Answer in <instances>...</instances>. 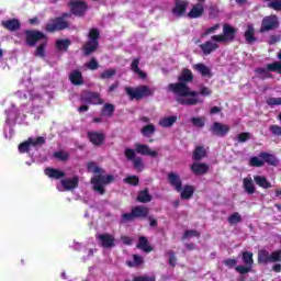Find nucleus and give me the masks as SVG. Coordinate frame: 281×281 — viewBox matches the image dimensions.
I'll list each match as a JSON object with an SVG mask.
<instances>
[{
  "label": "nucleus",
  "mask_w": 281,
  "mask_h": 281,
  "mask_svg": "<svg viewBox=\"0 0 281 281\" xmlns=\"http://www.w3.org/2000/svg\"><path fill=\"white\" fill-rule=\"evenodd\" d=\"M192 71L184 69L178 78L179 81L168 86L169 91L176 95V100L179 104H186L188 106L203 104L204 100L201 98V94L196 91H192L188 87V82H192Z\"/></svg>",
  "instance_id": "nucleus-1"
},
{
  "label": "nucleus",
  "mask_w": 281,
  "mask_h": 281,
  "mask_svg": "<svg viewBox=\"0 0 281 281\" xmlns=\"http://www.w3.org/2000/svg\"><path fill=\"white\" fill-rule=\"evenodd\" d=\"M235 34L236 31L234 30V27L225 24L223 29V34L212 36L211 40L200 45V49L205 56H210L212 52H216V49H218V43H229V41H234Z\"/></svg>",
  "instance_id": "nucleus-2"
},
{
  "label": "nucleus",
  "mask_w": 281,
  "mask_h": 281,
  "mask_svg": "<svg viewBox=\"0 0 281 281\" xmlns=\"http://www.w3.org/2000/svg\"><path fill=\"white\" fill-rule=\"evenodd\" d=\"M87 168H88V172H92L93 175H97L91 180L93 190H95V192H99V194H103L104 187L109 183H113V180H114L113 176L111 175L104 176V170L98 167L95 162H88Z\"/></svg>",
  "instance_id": "nucleus-3"
},
{
  "label": "nucleus",
  "mask_w": 281,
  "mask_h": 281,
  "mask_svg": "<svg viewBox=\"0 0 281 281\" xmlns=\"http://www.w3.org/2000/svg\"><path fill=\"white\" fill-rule=\"evenodd\" d=\"M26 90H19L15 95L20 98L21 100H27L29 95V106L32 108L31 113L36 115V113H43V110L41 106H43V97L38 94L37 90H32V82L26 81Z\"/></svg>",
  "instance_id": "nucleus-4"
},
{
  "label": "nucleus",
  "mask_w": 281,
  "mask_h": 281,
  "mask_svg": "<svg viewBox=\"0 0 281 281\" xmlns=\"http://www.w3.org/2000/svg\"><path fill=\"white\" fill-rule=\"evenodd\" d=\"M25 36L26 44L30 47H34L36 43H40L36 48L35 56L37 58H45V47H47V37H45V34L38 31H25Z\"/></svg>",
  "instance_id": "nucleus-5"
},
{
  "label": "nucleus",
  "mask_w": 281,
  "mask_h": 281,
  "mask_svg": "<svg viewBox=\"0 0 281 281\" xmlns=\"http://www.w3.org/2000/svg\"><path fill=\"white\" fill-rule=\"evenodd\" d=\"M45 144V137L37 136V137H31L24 143H21L19 145V153H27L32 158H34V155H36V151L41 146Z\"/></svg>",
  "instance_id": "nucleus-6"
},
{
  "label": "nucleus",
  "mask_w": 281,
  "mask_h": 281,
  "mask_svg": "<svg viewBox=\"0 0 281 281\" xmlns=\"http://www.w3.org/2000/svg\"><path fill=\"white\" fill-rule=\"evenodd\" d=\"M7 113V120L4 124V137L5 139H12V135H14V131L12 130V126L16 123V120H19V114L16 112V108L14 104L11 105L10 110L5 111Z\"/></svg>",
  "instance_id": "nucleus-7"
},
{
  "label": "nucleus",
  "mask_w": 281,
  "mask_h": 281,
  "mask_svg": "<svg viewBox=\"0 0 281 281\" xmlns=\"http://www.w3.org/2000/svg\"><path fill=\"white\" fill-rule=\"evenodd\" d=\"M135 153L147 157H157V151L150 149L148 145L144 144H136L135 150L131 148L125 149V156L127 157V159H135Z\"/></svg>",
  "instance_id": "nucleus-8"
},
{
  "label": "nucleus",
  "mask_w": 281,
  "mask_h": 281,
  "mask_svg": "<svg viewBox=\"0 0 281 281\" xmlns=\"http://www.w3.org/2000/svg\"><path fill=\"white\" fill-rule=\"evenodd\" d=\"M125 91L131 100H142V98L153 95V89L147 86H140L137 88L127 87L125 88Z\"/></svg>",
  "instance_id": "nucleus-9"
},
{
  "label": "nucleus",
  "mask_w": 281,
  "mask_h": 281,
  "mask_svg": "<svg viewBox=\"0 0 281 281\" xmlns=\"http://www.w3.org/2000/svg\"><path fill=\"white\" fill-rule=\"evenodd\" d=\"M98 38H100V32L97 29H91L88 35V42L83 46L86 56L93 54L98 49Z\"/></svg>",
  "instance_id": "nucleus-10"
},
{
  "label": "nucleus",
  "mask_w": 281,
  "mask_h": 281,
  "mask_svg": "<svg viewBox=\"0 0 281 281\" xmlns=\"http://www.w3.org/2000/svg\"><path fill=\"white\" fill-rule=\"evenodd\" d=\"M256 75L258 78H261L262 80L267 78H271V72L269 71H274L276 74H281V63L280 61H274L272 64L267 65V69L265 68H257Z\"/></svg>",
  "instance_id": "nucleus-11"
},
{
  "label": "nucleus",
  "mask_w": 281,
  "mask_h": 281,
  "mask_svg": "<svg viewBox=\"0 0 281 281\" xmlns=\"http://www.w3.org/2000/svg\"><path fill=\"white\" fill-rule=\"evenodd\" d=\"M67 27H69V24L65 21V18H57L46 24V32H58L60 30H67Z\"/></svg>",
  "instance_id": "nucleus-12"
},
{
  "label": "nucleus",
  "mask_w": 281,
  "mask_h": 281,
  "mask_svg": "<svg viewBox=\"0 0 281 281\" xmlns=\"http://www.w3.org/2000/svg\"><path fill=\"white\" fill-rule=\"evenodd\" d=\"M259 262H279L281 260V251H274L271 255L267 250H261L258 256Z\"/></svg>",
  "instance_id": "nucleus-13"
},
{
  "label": "nucleus",
  "mask_w": 281,
  "mask_h": 281,
  "mask_svg": "<svg viewBox=\"0 0 281 281\" xmlns=\"http://www.w3.org/2000/svg\"><path fill=\"white\" fill-rule=\"evenodd\" d=\"M278 16L276 15H269L263 18L262 22H261V27H260V32L265 33V32H269L271 30H276V27H278Z\"/></svg>",
  "instance_id": "nucleus-14"
},
{
  "label": "nucleus",
  "mask_w": 281,
  "mask_h": 281,
  "mask_svg": "<svg viewBox=\"0 0 281 281\" xmlns=\"http://www.w3.org/2000/svg\"><path fill=\"white\" fill-rule=\"evenodd\" d=\"M70 10L76 16H82L87 12V3L80 0H74L70 2Z\"/></svg>",
  "instance_id": "nucleus-15"
},
{
  "label": "nucleus",
  "mask_w": 281,
  "mask_h": 281,
  "mask_svg": "<svg viewBox=\"0 0 281 281\" xmlns=\"http://www.w3.org/2000/svg\"><path fill=\"white\" fill-rule=\"evenodd\" d=\"M97 238L104 249H111V247L115 246V237L113 235L101 234L98 235Z\"/></svg>",
  "instance_id": "nucleus-16"
},
{
  "label": "nucleus",
  "mask_w": 281,
  "mask_h": 281,
  "mask_svg": "<svg viewBox=\"0 0 281 281\" xmlns=\"http://www.w3.org/2000/svg\"><path fill=\"white\" fill-rule=\"evenodd\" d=\"M61 186H57L59 192H64V190H74L78 188V177H72L70 179H64L60 181Z\"/></svg>",
  "instance_id": "nucleus-17"
},
{
  "label": "nucleus",
  "mask_w": 281,
  "mask_h": 281,
  "mask_svg": "<svg viewBox=\"0 0 281 281\" xmlns=\"http://www.w3.org/2000/svg\"><path fill=\"white\" fill-rule=\"evenodd\" d=\"M211 131L213 135H217V137H225V135L229 133V126L223 123L215 122L211 126Z\"/></svg>",
  "instance_id": "nucleus-18"
},
{
  "label": "nucleus",
  "mask_w": 281,
  "mask_h": 281,
  "mask_svg": "<svg viewBox=\"0 0 281 281\" xmlns=\"http://www.w3.org/2000/svg\"><path fill=\"white\" fill-rule=\"evenodd\" d=\"M82 102H87L88 104H102V99L100 94L95 92H86L82 95Z\"/></svg>",
  "instance_id": "nucleus-19"
},
{
  "label": "nucleus",
  "mask_w": 281,
  "mask_h": 281,
  "mask_svg": "<svg viewBox=\"0 0 281 281\" xmlns=\"http://www.w3.org/2000/svg\"><path fill=\"white\" fill-rule=\"evenodd\" d=\"M168 181L172 188H175L176 192H181L182 183L181 177L178 173L170 172L168 173Z\"/></svg>",
  "instance_id": "nucleus-20"
},
{
  "label": "nucleus",
  "mask_w": 281,
  "mask_h": 281,
  "mask_svg": "<svg viewBox=\"0 0 281 281\" xmlns=\"http://www.w3.org/2000/svg\"><path fill=\"white\" fill-rule=\"evenodd\" d=\"M188 8V2L186 1H177L176 7L172 10V14L175 16H183L186 14V10Z\"/></svg>",
  "instance_id": "nucleus-21"
},
{
  "label": "nucleus",
  "mask_w": 281,
  "mask_h": 281,
  "mask_svg": "<svg viewBox=\"0 0 281 281\" xmlns=\"http://www.w3.org/2000/svg\"><path fill=\"white\" fill-rule=\"evenodd\" d=\"M88 137L94 146H100L102 142H104V134L103 133H98V132H89Z\"/></svg>",
  "instance_id": "nucleus-22"
},
{
  "label": "nucleus",
  "mask_w": 281,
  "mask_h": 281,
  "mask_svg": "<svg viewBox=\"0 0 281 281\" xmlns=\"http://www.w3.org/2000/svg\"><path fill=\"white\" fill-rule=\"evenodd\" d=\"M2 25L3 27H5V30H9L10 32H16V30L21 27V22H19V20L16 19H12V20L3 21Z\"/></svg>",
  "instance_id": "nucleus-23"
},
{
  "label": "nucleus",
  "mask_w": 281,
  "mask_h": 281,
  "mask_svg": "<svg viewBox=\"0 0 281 281\" xmlns=\"http://www.w3.org/2000/svg\"><path fill=\"white\" fill-rule=\"evenodd\" d=\"M193 68L204 78H212V70H210V67L205 66V64H196Z\"/></svg>",
  "instance_id": "nucleus-24"
},
{
  "label": "nucleus",
  "mask_w": 281,
  "mask_h": 281,
  "mask_svg": "<svg viewBox=\"0 0 281 281\" xmlns=\"http://www.w3.org/2000/svg\"><path fill=\"white\" fill-rule=\"evenodd\" d=\"M204 10L205 9L203 8V4L196 3L195 5H193L191 11L189 12V18L190 19H199V16H201L203 14Z\"/></svg>",
  "instance_id": "nucleus-25"
},
{
  "label": "nucleus",
  "mask_w": 281,
  "mask_h": 281,
  "mask_svg": "<svg viewBox=\"0 0 281 281\" xmlns=\"http://www.w3.org/2000/svg\"><path fill=\"white\" fill-rule=\"evenodd\" d=\"M254 181L259 186V188H263L265 190H269V188H271V182H269L266 177L255 176Z\"/></svg>",
  "instance_id": "nucleus-26"
},
{
  "label": "nucleus",
  "mask_w": 281,
  "mask_h": 281,
  "mask_svg": "<svg viewBox=\"0 0 281 281\" xmlns=\"http://www.w3.org/2000/svg\"><path fill=\"white\" fill-rule=\"evenodd\" d=\"M45 175L49 177V179H63V177H65V172L54 168H47Z\"/></svg>",
  "instance_id": "nucleus-27"
},
{
  "label": "nucleus",
  "mask_w": 281,
  "mask_h": 281,
  "mask_svg": "<svg viewBox=\"0 0 281 281\" xmlns=\"http://www.w3.org/2000/svg\"><path fill=\"white\" fill-rule=\"evenodd\" d=\"M209 169H210V167H207V165H205V164L194 162L191 166V170H192L193 175H205V171Z\"/></svg>",
  "instance_id": "nucleus-28"
},
{
  "label": "nucleus",
  "mask_w": 281,
  "mask_h": 281,
  "mask_svg": "<svg viewBox=\"0 0 281 281\" xmlns=\"http://www.w3.org/2000/svg\"><path fill=\"white\" fill-rule=\"evenodd\" d=\"M155 131H157L155 124L148 123L147 125L143 126L140 133L144 137H151V135H155Z\"/></svg>",
  "instance_id": "nucleus-29"
},
{
  "label": "nucleus",
  "mask_w": 281,
  "mask_h": 281,
  "mask_svg": "<svg viewBox=\"0 0 281 281\" xmlns=\"http://www.w3.org/2000/svg\"><path fill=\"white\" fill-rule=\"evenodd\" d=\"M192 194H194V187L192 186H184L181 187L180 196L181 199L188 200L192 199Z\"/></svg>",
  "instance_id": "nucleus-30"
},
{
  "label": "nucleus",
  "mask_w": 281,
  "mask_h": 281,
  "mask_svg": "<svg viewBox=\"0 0 281 281\" xmlns=\"http://www.w3.org/2000/svg\"><path fill=\"white\" fill-rule=\"evenodd\" d=\"M259 157L263 159V164L266 162L269 164V166H278V158L271 154L261 153Z\"/></svg>",
  "instance_id": "nucleus-31"
},
{
  "label": "nucleus",
  "mask_w": 281,
  "mask_h": 281,
  "mask_svg": "<svg viewBox=\"0 0 281 281\" xmlns=\"http://www.w3.org/2000/svg\"><path fill=\"white\" fill-rule=\"evenodd\" d=\"M243 183L247 194H254V192H256V187L254 186V180L251 178H245Z\"/></svg>",
  "instance_id": "nucleus-32"
},
{
  "label": "nucleus",
  "mask_w": 281,
  "mask_h": 281,
  "mask_svg": "<svg viewBox=\"0 0 281 281\" xmlns=\"http://www.w3.org/2000/svg\"><path fill=\"white\" fill-rule=\"evenodd\" d=\"M132 212L136 218H144V216L148 215V209L146 206H136Z\"/></svg>",
  "instance_id": "nucleus-33"
},
{
  "label": "nucleus",
  "mask_w": 281,
  "mask_h": 281,
  "mask_svg": "<svg viewBox=\"0 0 281 281\" xmlns=\"http://www.w3.org/2000/svg\"><path fill=\"white\" fill-rule=\"evenodd\" d=\"M69 79L72 82V85H82L83 82L82 74L78 70L72 71L69 76Z\"/></svg>",
  "instance_id": "nucleus-34"
},
{
  "label": "nucleus",
  "mask_w": 281,
  "mask_h": 281,
  "mask_svg": "<svg viewBox=\"0 0 281 281\" xmlns=\"http://www.w3.org/2000/svg\"><path fill=\"white\" fill-rule=\"evenodd\" d=\"M177 122V116H167L159 121V126H162L164 128H168L172 126Z\"/></svg>",
  "instance_id": "nucleus-35"
},
{
  "label": "nucleus",
  "mask_w": 281,
  "mask_h": 281,
  "mask_svg": "<svg viewBox=\"0 0 281 281\" xmlns=\"http://www.w3.org/2000/svg\"><path fill=\"white\" fill-rule=\"evenodd\" d=\"M131 67H132L133 71L135 74H137L138 78H142V79L146 78V72H144V71H142V69H139V59H134L132 61Z\"/></svg>",
  "instance_id": "nucleus-36"
},
{
  "label": "nucleus",
  "mask_w": 281,
  "mask_h": 281,
  "mask_svg": "<svg viewBox=\"0 0 281 281\" xmlns=\"http://www.w3.org/2000/svg\"><path fill=\"white\" fill-rule=\"evenodd\" d=\"M137 247L146 252L153 251V247L148 245V239H146V237H139Z\"/></svg>",
  "instance_id": "nucleus-37"
},
{
  "label": "nucleus",
  "mask_w": 281,
  "mask_h": 281,
  "mask_svg": "<svg viewBox=\"0 0 281 281\" xmlns=\"http://www.w3.org/2000/svg\"><path fill=\"white\" fill-rule=\"evenodd\" d=\"M255 30H254V24H248L247 30L245 32V38L247 43H254L256 41V37H254Z\"/></svg>",
  "instance_id": "nucleus-38"
},
{
  "label": "nucleus",
  "mask_w": 281,
  "mask_h": 281,
  "mask_svg": "<svg viewBox=\"0 0 281 281\" xmlns=\"http://www.w3.org/2000/svg\"><path fill=\"white\" fill-rule=\"evenodd\" d=\"M205 148L199 146L195 148L194 153H193V159L194 161H199L201 159H203V157H205Z\"/></svg>",
  "instance_id": "nucleus-39"
},
{
  "label": "nucleus",
  "mask_w": 281,
  "mask_h": 281,
  "mask_svg": "<svg viewBox=\"0 0 281 281\" xmlns=\"http://www.w3.org/2000/svg\"><path fill=\"white\" fill-rule=\"evenodd\" d=\"M153 200V198L150 196V194H148V191H140L138 196H137V201H139L140 203H148Z\"/></svg>",
  "instance_id": "nucleus-40"
},
{
  "label": "nucleus",
  "mask_w": 281,
  "mask_h": 281,
  "mask_svg": "<svg viewBox=\"0 0 281 281\" xmlns=\"http://www.w3.org/2000/svg\"><path fill=\"white\" fill-rule=\"evenodd\" d=\"M249 165L255 168H260L261 166H265V160L262 157H252L249 160Z\"/></svg>",
  "instance_id": "nucleus-41"
},
{
  "label": "nucleus",
  "mask_w": 281,
  "mask_h": 281,
  "mask_svg": "<svg viewBox=\"0 0 281 281\" xmlns=\"http://www.w3.org/2000/svg\"><path fill=\"white\" fill-rule=\"evenodd\" d=\"M191 123L193 124V126H195L196 128H203V126H205V117H192L191 119Z\"/></svg>",
  "instance_id": "nucleus-42"
},
{
  "label": "nucleus",
  "mask_w": 281,
  "mask_h": 281,
  "mask_svg": "<svg viewBox=\"0 0 281 281\" xmlns=\"http://www.w3.org/2000/svg\"><path fill=\"white\" fill-rule=\"evenodd\" d=\"M243 261L247 267H251L254 265V254L251 252H244L243 254Z\"/></svg>",
  "instance_id": "nucleus-43"
},
{
  "label": "nucleus",
  "mask_w": 281,
  "mask_h": 281,
  "mask_svg": "<svg viewBox=\"0 0 281 281\" xmlns=\"http://www.w3.org/2000/svg\"><path fill=\"white\" fill-rule=\"evenodd\" d=\"M53 157L55 159H58L59 161H67V159H69V154L65 150H59V151H56Z\"/></svg>",
  "instance_id": "nucleus-44"
},
{
  "label": "nucleus",
  "mask_w": 281,
  "mask_h": 281,
  "mask_svg": "<svg viewBox=\"0 0 281 281\" xmlns=\"http://www.w3.org/2000/svg\"><path fill=\"white\" fill-rule=\"evenodd\" d=\"M199 236H201V234L198 231L191 229V231H187L184 232L183 235V240H188L190 238H199Z\"/></svg>",
  "instance_id": "nucleus-45"
},
{
  "label": "nucleus",
  "mask_w": 281,
  "mask_h": 281,
  "mask_svg": "<svg viewBox=\"0 0 281 281\" xmlns=\"http://www.w3.org/2000/svg\"><path fill=\"white\" fill-rule=\"evenodd\" d=\"M144 262V259L137 255L133 256V261H127L128 267H139Z\"/></svg>",
  "instance_id": "nucleus-46"
},
{
  "label": "nucleus",
  "mask_w": 281,
  "mask_h": 281,
  "mask_svg": "<svg viewBox=\"0 0 281 281\" xmlns=\"http://www.w3.org/2000/svg\"><path fill=\"white\" fill-rule=\"evenodd\" d=\"M113 111H115V108L113 104H105L102 110V115H106L108 117H111L113 115Z\"/></svg>",
  "instance_id": "nucleus-47"
},
{
  "label": "nucleus",
  "mask_w": 281,
  "mask_h": 281,
  "mask_svg": "<svg viewBox=\"0 0 281 281\" xmlns=\"http://www.w3.org/2000/svg\"><path fill=\"white\" fill-rule=\"evenodd\" d=\"M56 47L59 50L67 49L69 47V40H57Z\"/></svg>",
  "instance_id": "nucleus-48"
},
{
  "label": "nucleus",
  "mask_w": 281,
  "mask_h": 281,
  "mask_svg": "<svg viewBox=\"0 0 281 281\" xmlns=\"http://www.w3.org/2000/svg\"><path fill=\"white\" fill-rule=\"evenodd\" d=\"M267 104L269 106H280L281 105V97L267 99Z\"/></svg>",
  "instance_id": "nucleus-49"
},
{
  "label": "nucleus",
  "mask_w": 281,
  "mask_h": 281,
  "mask_svg": "<svg viewBox=\"0 0 281 281\" xmlns=\"http://www.w3.org/2000/svg\"><path fill=\"white\" fill-rule=\"evenodd\" d=\"M124 181L130 186H137V183H139V178H137V176H128Z\"/></svg>",
  "instance_id": "nucleus-50"
},
{
  "label": "nucleus",
  "mask_w": 281,
  "mask_h": 281,
  "mask_svg": "<svg viewBox=\"0 0 281 281\" xmlns=\"http://www.w3.org/2000/svg\"><path fill=\"white\" fill-rule=\"evenodd\" d=\"M235 271H237L238 273H241V276H244L245 273H249V271H251V266H237L235 268Z\"/></svg>",
  "instance_id": "nucleus-51"
},
{
  "label": "nucleus",
  "mask_w": 281,
  "mask_h": 281,
  "mask_svg": "<svg viewBox=\"0 0 281 281\" xmlns=\"http://www.w3.org/2000/svg\"><path fill=\"white\" fill-rule=\"evenodd\" d=\"M228 223H231L232 225H236V223H240V214L234 213L233 215H231L228 217Z\"/></svg>",
  "instance_id": "nucleus-52"
},
{
  "label": "nucleus",
  "mask_w": 281,
  "mask_h": 281,
  "mask_svg": "<svg viewBox=\"0 0 281 281\" xmlns=\"http://www.w3.org/2000/svg\"><path fill=\"white\" fill-rule=\"evenodd\" d=\"M269 8H272V10H277V11L281 12V0H272L269 3Z\"/></svg>",
  "instance_id": "nucleus-53"
},
{
  "label": "nucleus",
  "mask_w": 281,
  "mask_h": 281,
  "mask_svg": "<svg viewBox=\"0 0 281 281\" xmlns=\"http://www.w3.org/2000/svg\"><path fill=\"white\" fill-rule=\"evenodd\" d=\"M133 218H136L135 215L132 213H124L121 217L122 223H128V221H133Z\"/></svg>",
  "instance_id": "nucleus-54"
},
{
  "label": "nucleus",
  "mask_w": 281,
  "mask_h": 281,
  "mask_svg": "<svg viewBox=\"0 0 281 281\" xmlns=\"http://www.w3.org/2000/svg\"><path fill=\"white\" fill-rule=\"evenodd\" d=\"M134 168L139 171L144 170V161L142 160V158L134 159Z\"/></svg>",
  "instance_id": "nucleus-55"
},
{
  "label": "nucleus",
  "mask_w": 281,
  "mask_h": 281,
  "mask_svg": "<svg viewBox=\"0 0 281 281\" xmlns=\"http://www.w3.org/2000/svg\"><path fill=\"white\" fill-rule=\"evenodd\" d=\"M251 137V134L250 133H240L238 136H237V139L238 142H241V143H245L247 142V139H249Z\"/></svg>",
  "instance_id": "nucleus-56"
},
{
  "label": "nucleus",
  "mask_w": 281,
  "mask_h": 281,
  "mask_svg": "<svg viewBox=\"0 0 281 281\" xmlns=\"http://www.w3.org/2000/svg\"><path fill=\"white\" fill-rule=\"evenodd\" d=\"M220 27H221V24H215V25H213V26L206 29V30L204 31V34H205L206 36L210 35V34H215V33H216V30H218Z\"/></svg>",
  "instance_id": "nucleus-57"
},
{
  "label": "nucleus",
  "mask_w": 281,
  "mask_h": 281,
  "mask_svg": "<svg viewBox=\"0 0 281 281\" xmlns=\"http://www.w3.org/2000/svg\"><path fill=\"white\" fill-rule=\"evenodd\" d=\"M112 76H115V69H108L101 74V78H112Z\"/></svg>",
  "instance_id": "nucleus-58"
},
{
  "label": "nucleus",
  "mask_w": 281,
  "mask_h": 281,
  "mask_svg": "<svg viewBox=\"0 0 281 281\" xmlns=\"http://www.w3.org/2000/svg\"><path fill=\"white\" fill-rule=\"evenodd\" d=\"M86 67L88 69H98V60L95 58H92L88 64H86Z\"/></svg>",
  "instance_id": "nucleus-59"
},
{
  "label": "nucleus",
  "mask_w": 281,
  "mask_h": 281,
  "mask_svg": "<svg viewBox=\"0 0 281 281\" xmlns=\"http://www.w3.org/2000/svg\"><path fill=\"white\" fill-rule=\"evenodd\" d=\"M270 131L273 135L281 136V126L272 125L270 126Z\"/></svg>",
  "instance_id": "nucleus-60"
},
{
  "label": "nucleus",
  "mask_w": 281,
  "mask_h": 281,
  "mask_svg": "<svg viewBox=\"0 0 281 281\" xmlns=\"http://www.w3.org/2000/svg\"><path fill=\"white\" fill-rule=\"evenodd\" d=\"M224 265H226V267L232 269V268L236 267L237 261H236V259H226V260H224Z\"/></svg>",
  "instance_id": "nucleus-61"
},
{
  "label": "nucleus",
  "mask_w": 281,
  "mask_h": 281,
  "mask_svg": "<svg viewBox=\"0 0 281 281\" xmlns=\"http://www.w3.org/2000/svg\"><path fill=\"white\" fill-rule=\"evenodd\" d=\"M134 281H155V277H153V276L136 277V278H134Z\"/></svg>",
  "instance_id": "nucleus-62"
},
{
  "label": "nucleus",
  "mask_w": 281,
  "mask_h": 281,
  "mask_svg": "<svg viewBox=\"0 0 281 281\" xmlns=\"http://www.w3.org/2000/svg\"><path fill=\"white\" fill-rule=\"evenodd\" d=\"M169 265H171V267H175V265H177V257H175V254L169 252Z\"/></svg>",
  "instance_id": "nucleus-63"
},
{
  "label": "nucleus",
  "mask_w": 281,
  "mask_h": 281,
  "mask_svg": "<svg viewBox=\"0 0 281 281\" xmlns=\"http://www.w3.org/2000/svg\"><path fill=\"white\" fill-rule=\"evenodd\" d=\"M210 93H212V91H210L207 88H201L200 90V95H210Z\"/></svg>",
  "instance_id": "nucleus-64"
}]
</instances>
